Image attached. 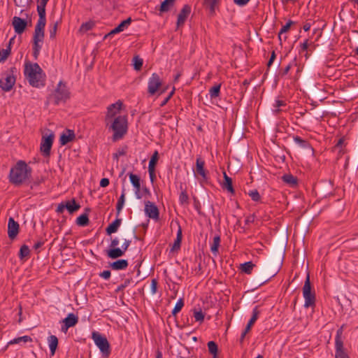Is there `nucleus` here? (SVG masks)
I'll return each mask as SVG.
<instances>
[{
	"mask_svg": "<svg viewBox=\"0 0 358 358\" xmlns=\"http://www.w3.org/2000/svg\"><path fill=\"white\" fill-rule=\"evenodd\" d=\"M285 106H286V103L285 101L276 100L275 103L273 104V107L275 108L273 110V113L278 115L281 111V110L279 109V108Z\"/></svg>",
	"mask_w": 358,
	"mask_h": 358,
	"instance_id": "864d4df0",
	"label": "nucleus"
},
{
	"mask_svg": "<svg viewBox=\"0 0 358 358\" xmlns=\"http://www.w3.org/2000/svg\"><path fill=\"white\" fill-rule=\"evenodd\" d=\"M30 254V250L27 245H23L21 246L19 252V257L20 259H23L26 257H28Z\"/></svg>",
	"mask_w": 358,
	"mask_h": 358,
	"instance_id": "79ce46f5",
	"label": "nucleus"
},
{
	"mask_svg": "<svg viewBox=\"0 0 358 358\" xmlns=\"http://www.w3.org/2000/svg\"><path fill=\"white\" fill-rule=\"evenodd\" d=\"M220 0H204L203 5L205 7L210 10L211 14L215 11L216 6L218 4Z\"/></svg>",
	"mask_w": 358,
	"mask_h": 358,
	"instance_id": "72a5a7b5",
	"label": "nucleus"
},
{
	"mask_svg": "<svg viewBox=\"0 0 358 358\" xmlns=\"http://www.w3.org/2000/svg\"><path fill=\"white\" fill-rule=\"evenodd\" d=\"M119 244V240L117 238H113L111 242H110V249L109 250H114V249H116V248H117V245Z\"/></svg>",
	"mask_w": 358,
	"mask_h": 358,
	"instance_id": "0e129e2a",
	"label": "nucleus"
},
{
	"mask_svg": "<svg viewBox=\"0 0 358 358\" xmlns=\"http://www.w3.org/2000/svg\"><path fill=\"white\" fill-rule=\"evenodd\" d=\"M70 97V92L66 84L59 81L55 91L48 96V101L55 105L65 103Z\"/></svg>",
	"mask_w": 358,
	"mask_h": 358,
	"instance_id": "423d86ee",
	"label": "nucleus"
},
{
	"mask_svg": "<svg viewBox=\"0 0 358 358\" xmlns=\"http://www.w3.org/2000/svg\"><path fill=\"white\" fill-rule=\"evenodd\" d=\"M194 317L196 322H202L204 320V314L203 313L201 309L199 310H194Z\"/></svg>",
	"mask_w": 358,
	"mask_h": 358,
	"instance_id": "6e6d98bb",
	"label": "nucleus"
},
{
	"mask_svg": "<svg viewBox=\"0 0 358 358\" xmlns=\"http://www.w3.org/2000/svg\"><path fill=\"white\" fill-rule=\"evenodd\" d=\"M131 241L130 240H124L121 248H116L114 250H106V254L108 257L115 259L124 255V252L127 250Z\"/></svg>",
	"mask_w": 358,
	"mask_h": 358,
	"instance_id": "4468645a",
	"label": "nucleus"
},
{
	"mask_svg": "<svg viewBox=\"0 0 358 358\" xmlns=\"http://www.w3.org/2000/svg\"><path fill=\"white\" fill-rule=\"evenodd\" d=\"M16 73L17 69L11 67L3 73L0 79V87L3 91L9 92L12 90L16 81Z\"/></svg>",
	"mask_w": 358,
	"mask_h": 358,
	"instance_id": "0eeeda50",
	"label": "nucleus"
},
{
	"mask_svg": "<svg viewBox=\"0 0 358 358\" xmlns=\"http://www.w3.org/2000/svg\"><path fill=\"white\" fill-rule=\"evenodd\" d=\"M324 189H321V193L324 197L331 194L333 185L331 182H325Z\"/></svg>",
	"mask_w": 358,
	"mask_h": 358,
	"instance_id": "a18cd8bd",
	"label": "nucleus"
},
{
	"mask_svg": "<svg viewBox=\"0 0 358 358\" xmlns=\"http://www.w3.org/2000/svg\"><path fill=\"white\" fill-rule=\"evenodd\" d=\"M313 45V43H311L310 45ZM310 44L308 43V39H306L304 41L303 43H301L300 45V50L299 52L301 53L303 52H307L308 50Z\"/></svg>",
	"mask_w": 358,
	"mask_h": 358,
	"instance_id": "bf43d9fd",
	"label": "nucleus"
},
{
	"mask_svg": "<svg viewBox=\"0 0 358 358\" xmlns=\"http://www.w3.org/2000/svg\"><path fill=\"white\" fill-rule=\"evenodd\" d=\"M220 243V237L219 236H215L213 238V243L210 246V250L214 254L216 255L218 252V248Z\"/></svg>",
	"mask_w": 358,
	"mask_h": 358,
	"instance_id": "37998d69",
	"label": "nucleus"
},
{
	"mask_svg": "<svg viewBox=\"0 0 358 358\" xmlns=\"http://www.w3.org/2000/svg\"><path fill=\"white\" fill-rule=\"evenodd\" d=\"M182 238V229H181L180 226L179 225L178 230L177 231L176 238L174 241V243L171 249V252H175V251H178L180 250Z\"/></svg>",
	"mask_w": 358,
	"mask_h": 358,
	"instance_id": "c756f323",
	"label": "nucleus"
},
{
	"mask_svg": "<svg viewBox=\"0 0 358 358\" xmlns=\"http://www.w3.org/2000/svg\"><path fill=\"white\" fill-rule=\"evenodd\" d=\"M48 0H37V12L38 20L35 26L33 36V56L35 59H38L42 48L45 36V27L46 24L45 6Z\"/></svg>",
	"mask_w": 358,
	"mask_h": 358,
	"instance_id": "f257e3e1",
	"label": "nucleus"
},
{
	"mask_svg": "<svg viewBox=\"0 0 358 358\" xmlns=\"http://www.w3.org/2000/svg\"><path fill=\"white\" fill-rule=\"evenodd\" d=\"M259 315V310H258V307L256 306L253 308L252 315L250 320H249L248 323L247 324L245 329L243 330V331L242 332V334L241 335V337L239 339V343L241 345L243 343V341H244L246 334L250 331L252 325L257 321Z\"/></svg>",
	"mask_w": 358,
	"mask_h": 358,
	"instance_id": "2eb2a0df",
	"label": "nucleus"
},
{
	"mask_svg": "<svg viewBox=\"0 0 358 358\" xmlns=\"http://www.w3.org/2000/svg\"><path fill=\"white\" fill-rule=\"evenodd\" d=\"M129 265L127 259H117L112 263H110L109 266L115 271L125 269Z\"/></svg>",
	"mask_w": 358,
	"mask_h": 358,
	"instance_id": "393cba45",
	"label": "nucleus"
},
{
	"mask_svg": "<svg viewBox=\"0 0 358 358\" xmlns=\"http://www.w3.org/2000/svg\"><path fill=\"white\" fill-rule=\"evenodd\" d=\"M222 188L226 189L229 192L234 194L235 191L232 184V179L229 177L225 172H224V182Z\"/></svg>",
	"mask_w": 358,
	"mask_h": 358,
	"instance_id": "7c9ffc66",
	"label": "nucleus"
},
{
	"mask_svg": "<svg viewBox=\"0 0 358 358\" xmlns=\"http://www.w3.org/2000/svg\"><path fill=\"white\" fill-rule=\"evenodd\" d=\"M75 133L73 130L67 129L66 133L63 132L59 138V142L62 145H64L68 143L73 141L75 138Z\"/></svg>",
	"mask_w": 358,
	"mask_h": 358,
	"instance_id": "b1692460",
	"label": "nucleus"
},
{
	"mask_svg": "<svg viewBox=\"0 0 358 358\" xmlns=\"http://www.w3.org/2000/svg\"><path fill=\"white\" fill-rule=\"evenodd\" d=\"M94 26V23L92 21H89L85 23H83L80 27L79 31L80 32L85 33L89 30H91Z\"/></svg>",
	"mask_w": 358,
	"mask_h": 358,
	"instance_id": "09e8293b",
	"label": "nucleus"
},
{
	"mask_svg": "<svg viewBox=\"0 0 358 358\" xmlns=\"http://www.w3.org/2000/svg\"><path fill=\"white\" fill-rule=\"evenodd\" d=\"M158 159H159V153H158V151L155 150L150 159L148 169H155V166L157 163Z\"/></svg>",
	"mask_w": 358,
	"mask_h": 358,
	"instance_id": "a19ab883",
	"label": "nucleus"
},
{
	"mask_svg": "<svg viewBox=\"0 0 358 358\" xmlns=\"http://www.w3.org/2000/svg\"><path fill=\"white\" fill-rule=\"evenodd\" d=\"M131 282H132V278L125 279L124 282L120 285L115 289V292L118 293L123 291L127 287H128Z\"/></svg>",
	"mask_w": 358,
	"mask_h": 358,
	"instance_id": "603ef678",
	"label": "nucleus"
},
{
	"mask_svg": "<svg viewBox=\"0 0 358 358\" xmlns=\"http://www.w3.org/2000/svg\"><path fill=\"white\" fill-rule=\"evenodd\" d=\"M190 13H191V6L188 4L184 5V6L182 7V8L181 9V10L180 11V13L178 15V20H177V22H176L178 27H180L185 24V22L187 17L190 14Z\"/></svg>",
	"mask_w": 358,
	"mask_h": 358,
	"instance_id": "6ab92c4d",
	"label": "nucleus"
},
{
	"mask_svg": "<svg viewBox=\"0 0 358 358\" xmlns=\"http://www.w3.org/2000/svg\"><path fill=\"white\" fill-rule=\"evenodd\" d=\"M48 343L50 350V354L53 356L55 354L56 350L58 346V338L55 335H50L48 337Z\"/></svg>",
	"mask_w": 358,
	"mask_h": 358,
	"instance_id": "bb28decb",
	"label": "nucleus"
},
{
	"mask_svg": "<svg viewBox=\"0 0 358 358\" xmlns=\"http://www.w3.org/2000/svg\"><path fill=\"white\" fill-rule=\"evenodd\" d=\"M275 57H276L275 52V51H273L271 52V57H270V58H269V59L268 61V63H267L268 69L270 68V66L272 65V64L273 63Z\"/></svg>",
	"mask_w": 358,
	"mask_h": 358,
	"instance_id": "774afa93",
	"label": "nucleus"
},
{
	"mask_svg": "<svg viewBox=\"0 0 358 358\" xmlns=\"http://www.w3.org/2000/svg\"><path fill=\"white\" fill-rule=\"evenodd\" d=\"M60 22V21H57L53 24V26L50 29V38H55L58 27V24Z\"/></svg>",
	"mask_w": 358,
	"mask_h": 358,
	"instance_id": "13d9d810",
	"label": "nucleus"
},
{
	"mask_svg": "<svg viewBox=\"0 0 358 358\" xmlns=\"http://www.w3.org/2000/svg\"><path fill=\"white\" fill-rule=\"evenodd\" d=\"M133 66L136 71H140L143 66V60L138 55H136L133 57Z\"/></svg>",
	"mask_w": 358,
	"mask_h": 358,
	"instance_id": "58836bf2",
	"label": "nucleus"
},
{
	"mask_svg": "<svg viewBox=\"0 0 358 358\" xmlns=\"http://www.w3.org/2000/svg\"><path fill=\"white\" fill-rule=\"evenodd\" d=\"M32 338L29 336H23L18 338H15L8 343V345L18 344L21 342L27 343L31 342Z\"/></svg>",
	"mask_w": 358,
	"mask_h": 358,
	"instance_id": "f704fd0d",
	"label": "nucleus"
},
{
	"mask_svg": "<svg viewBox=\"0 0 358 358\" xmlns=\"http://www.w3.org/2000/svg\"><path fill=\"white\" fill-rule=\"evenodd\" d=\"M292 68V64H287L284 69H282L280 72V75L281 77H283L285 76H286L288 72L289 71L290 69Z\"/></svg>",
	"mask_w": 358,
	"mask_h": 358,
	"instance_id": "69168bd1",
	"label": "nucleus"
},
{
	"mask_svg": "<svg viewBox=\"0 0 358 358\" xmlns=\"http://www.w3.org/2000/svg\"><path fill=\"white\" fill-rule=\"evenodd\" d=\"M24 73L29 85L32 87H39L45 85V74L38 63H26Z\"/></svg>",
	"mask_w": 358,
	"mask_h": 358,
	"instance_id": "20e7f679",
	"label": "nucleus"
},
{
	"mask_svg": "<svg viewBox=\"0 0 358 358\" xmlns=\"http://www.w3.org/2000/svg\"><path fill=\"white\" fill-rule=\"evenodd\" d=\"M130 182L135 188V194L137 199H140L143 195L141 193V179L140 177L132 173H129Z\"/></svg>",
	"mask_w": 358,
	"mask_h": 358,
	"instance_id": "aec40b11",
	"label": "nucleus"
},
{
	"mask_svg": "<svg viewBox=\"0 0 358 358\" xmlns=\"http://www.w3.org/2000/svg\"><path fill=\"white\" fill-rule=\"evenodd\" d=\"M125 189L123 188L122 191V194L117 201V205H116V210L117 215L120 213L122 208H123V206L124 204L125 201Z\"/></svg>",
	"mask_w": 358,
	"mask_h": 358,
	"instance_id": "c9c22d12",
	"label": "nucleus"
},
{
	"mask_svg": "<svg viewBox=\"0 0 358 358\" xmlns=\"http://www.w3.org/2000/svg\"><path fill=\"white\" fill-rule=\"evenodd\" d=\"M184 306V301L182 299H180L176 303L174 308L172 310V315L176 316Z\"/></svg>",
	"mask_w": 358,
	"mask_h": 358,
	"instance_id": "8fccbe9b",
	"label": "nucleus"
},
{
	"mask_svg": "<svg viewBox=\"0 0 358 358\" xmlns=\"http://www.w3.org/2000/svg\"><path fill=\"white\" fill-rule=\"evenodd\" d=\"M173 3H170L169 1L164 0V1L162 2L159 10L161 13L167 12L170 10V6Z\"/></svg>",
	"mask_w": 358,
	"mask_h": 358,
	"instance_id": "4d7b16f0",
	"label": "nucleus"
},
{
	"mask_svg": "<svg viewBox=\"0 0 358 358\" xmlns=\"http://www.w3.org/2000/svg\"><path fill=\"white\" fill-rule=\"evenodd\" d=\"M281 264L282 259L280 257L276 262L273 259L264 262L255 278V284L259 287L268 282L279 272Z\"/></svg>",
	"mask_w": 358,
	"mask_h": 358,
	"instance_id": "f03ea898",
	"label": "nucleus"
},
{
	"mask_svg": "<svg viewBox=\"0 0 358 358\" xmlns=\"http://www.w3.org/2000/svg\"><path fill=\"white\" fill-rule=\"evenodd\" d=\"M85 213L80 215L76 219V224L80 227H85L89 224L88 213L90 211L89 208L85 209Z\"/></svg>",
	"mask_w": 358,
	"mask_h": 358,
	"instance_id": "cd10ccee",
	"label": "nucleus"
},
{
	"mask_svg": "<svg viewBox=\"0 0 358 358\" xmlns=\"http://www.w3.org/2000/svg\"><path fill=\"white\" fill-rule=\"evenodd\" d=\"M111 272L109 270L103 271L99 273V276L105 280H108L110 278Z\"/></svg>",
	"mask_w": 358,
	"mask_h": 358,
	"instance_id": "e2e57ef3",
	"label": "nucleus"
},
{
	"mask_svg": "<svg viewBox=\"0 0 358 358\" xmlns=\"http://www.w3.org/2000/svg\"><path fill=\"white\" fill-rule=\"evenodd\" d=\"M255 264L252 262H247L241 264L240 269L243 273L251 274Z\"/></svg>",
	"mask_w": 358,
	"mask_h": 358,
	"instance_id": "2f4dec72",
	"label": "nucleus"
},
{
	"mask_svg": "<svg viewBox=\"0 0 358 358\" xmlns=\"http://www.w3.org/2000/svg\"><path fill=\"white\" fill-rule=\"evenodd\" d=\"M122 222V220L120 218L115 219L112 223H110L106 229V234L111 235L115 233L120 227Z\"/></svg>",
	"mask_w": 358,
	"mask_h": 358,
	"instance_id": "c85d7f7f",
	"label": "nucleus"
},
{
	"mask_svg": "<svg viewBox=\"0 0 358 358\" xmlns=\"http://www.w3.org/2000/svg\"><path fill=\"white\" fill-rule=\"evenodd\" d=\"M11 48L7 47L6 49L0 50V62H3L10 55Z\"/></svg>",
	"mask_w": 358,
	"mask_h": 358,
	"instance_id": "de8ad7c7",
	"label": "nucleus"
},
{
	"mask_svg": "<svg viewBox=\"0 0 358 358\" xmlns=\"http://www.w3.org/2000/svg\"><path fill=\"white\" fill-rule=\"evenodd\" d=\"M342 329H340L337 331L335 337V358H350L348 355L345 352L343 347V342L341 338Z\"/></svg>",
	"mask_w": 358,
	"mask_h": 358,
	"instance_id": "9b49d317",
	"label": "nucleus"
},
{
	"mask_svg": "<svg viewBox=\"0 0 358 358\" xmlns=\"http://www.w3.org/2000/svg\"><path fill=\"white\" fill-rule=\"evenodd\" d=\"M293 24H294V22L289 20L287 21V22L284 26L282 27V28L280 29V30L278 33V39L280 41V43L282 41V34L288 31L289 29H290L291 25Z\"/></svg>",
	"mask_w": 358,
	"mask_h": 358,
	"instance_id": "ea45409f",
	"label": "nucleus"
},
{
	"mask_svg": "<svg viewBox=\"0 0 358 358\" xmlns=\"http://www.w3.org/2000/svg\"><path fill=\"white\" fill-rule=\"evenodd\" d=\"M157 280L156 279H152L151 282V291L152 294H155L157 292Z\"/></svg>",
	"mask_w": 358,
	"mask_h": 358,
	"instance_id": "338daca9",
	"label": "nucleus"
},
{
	"mask_svg": "<svg viewBox=\"0 0 358 358\" xmlns=\"http://www.w3.org/2000/svg\"><path fill=\"white\" fill-rule=\"evenodd\" d=\"M64 324L62 326V331L66 333L67 330L72 327L76 325L78 322V317L74 313L68 314L67 317L63 320Z\"/></svg>",
	"mask_w": 358,
	"mask_h": 358,
	"instance_id": "f3484780",
	"label": "nucleus"
},
{
	"mask_svg": "<svg viewBox=\"0 0 358 358\" xmlns=\"http://www.w3.org/2000/svg\"><path fill=\"white\" fill-rule=\"evenodd\" d=\"M294 141L296 144L299 145V146H300L302 148L307 149V148H310V145L309 142L308 141H306V140L301 138L299 136H294Z\"/></svg>",
	"mask_w": 358,
	"mask_h": 358,
	"instance_id": "4c0bfd02",
	"label": "nucleus"
},
{
	"mask_svg": "<svg viewBox=\"0 0 358 358\" xmlns=\"http://www.w3.org/2000/svg\"><path fill=\"white\" fill-rule=\"evenodd\" d=\"M127 154V147L119 149L117 152L113 154V159L118 160L120 156H123Z\"/></svg>",
	"mask_w": 358,
	"mask_h": 358,
	"instance_id": "052dcab7",
	"label": "nucleus"
},
{
	"mask_svg": "<svg viewBox=\"0 0 358 358\" xmlns=\"http://www.w3.org/2000/svg\"><path fill=\"white\" fill-rule=\"evenodd\" d=\"M131 22V18L128 17L127 19L122 21L115 29H112L108 34L105 35L104 38H106L115 34L120 33L124 30Z\"/></svg>",
	"mask_w": 358,
	"mask_h": 358,
	"instance_id": "4be33fe9",
	"label": "nucleus"
},
{
	"mask_svg": "<svg viewBox=\"0 0 358 358\" xmlns=\"http://www.w3.org/2000/svg\"><path fill=\"white\" fill-rule=\"evenodd\" d=\"M208 351L213 356L217 355L218 346L215 341H210L207 343Z\"/></svg>",
	"mask_w": 358,
	"mask_h": 358,
	"instance_id": "c03bdc74",
	"label": "nucleus"
},
{
	"mask_svg": "<svg viewBox=\"0 0 358 358\" xmlns=\"http://www.w3.org/2000/svg\"><path fill=\"white\" fill-rule=\"evenodd\" d=\"M108 127L113 131V141L123 138L127 132V118L125 115H117L112 120Z\"/></svg>",
	"mask_w": 358,
	"mask_h": 358,
	"instance_id": "39448f33",
	"label": "nucleus"
},
{
	"mask_svg": "<svg viewBox=\"0 0 358 358\" xmlns=\"http://www.w3.org/2000/svg\"><path fill=\"white\" fill-rule=\"evenodd\" d=\"M65 208L70 214H73L80 208V205L74 199L64 202Z\"/></svg>",
	"mask_w": 358,
	"mask_h": 358,
	"instance_id": "a878e982",
	"label": "nucleus"
},
{
	"mask_svg": "<svg viewBox=\"0 0 358 358\" xmlns=\"http://www.w3.org/2000/svg\"><path fill=\"white\" fill-rule=\"evenodd\" d=\"M248 195L254 201H259L261 200V196L257 189H252L249 191Z\"/></svg>",
	"mask_w": 358,
	"mask_h": 358,
	"instance_id": "5fc2aeb1",
	"label": "nucleus"
},
{
	"mask_svg": "<svg viewBox=\"0 0 358 358\" xmlns=\"http://www.w3.org/2000/svg\"><path fill=\"white\" fill-rule=\"evenodd\" d=\"M122 105V102L120 100H118L115 103H112L107 107V111L104 118V122L106 127H108L110 122L113 120L120 113Z\"/></svg>",
	"mask_w": 358,
	"mask_h": 358,
	"instance_id": "9d476101",
	"label": "nucleus"
},
{
	"mask_svg": "<svg viewBox=\"0 0 358 358\" xmlns=\"http://www.w3.org/2000/svg\"><path fill=\"white\" fill-rule=\"evenodd\" d=\"M19 232V224L14 218L10 217L8 223V236L10 239L16 237Z\"/></svg>",
	"mask_w": 358,
	"mask_h": 358,
	"instance_id": "412c9836",
	"label": "nucleus"
},
{
	"mask_svg": "<svg viewBox=\"0 0 358 358\" xmlns=\"http://www.w3.org/2000/svg\"><path fill=\"white\" fill-rule=\"evenodd\" d=\"M28 22L20 17L14 16L12 20V25L16 34H22L26 29Z\"/></svg>",
	"mask_w": 358,
	"mask_h": 358,
	"instance_id": "dca6fc26",
	"label": "nucleus"
},
{
	"mask_svg": "<svg viewBox=\"0 0 358 358\" xmlns=\"http://www.w3.org/2000/svg\"><path fill=\"white\" fill-rule=\"evenodd\" d=\"M221 84H217L209 90L210 99H215L220 96Z\"/></svg>",
	"mask_w": 358,
	"mask_h": 358,
	"instance_id": "e433bc0d",
	"label": "nucleus"
},
{
	"mask_svg": "<svg viewBox=\"0 0 358 358\" xmlns=\"http://www.w3.org/2000/svg\"><path fill=\"white\" fill-rule=\"evenodd\" d=\"M177 358H197L194 357L192 352L187 349L185 348L183 350L179 351L177 355Z\"/></svg>",
	"mask_w": 358,
	"mask_h": 358,
	"instance_id": "49530a36",
	"label": "nucleus"
},
{
	"mask_svg": "<svg viewBox=\"0 0 358 358\" xmlns=\"http://www.w3.org/2000/svg\"><path fill=\"white\" fill-rule=\"evenodd\" d=\"M145 214L152 219L159 220V212L157 207V206L150 201H147L145 205Z\"/></svg>",
	"mask_w": 358,
	"mask_h": 358,
	"instance_id": "a211bd4d",
	"label": "nucleus"
},
{
	"mask_svg": "<svg viewBox=\"0 0 358 358\" xmlns=\"http://www.w3.org/2000/svg\"><path fill=\"white\" fill-rule=\"evenodd\" d=\"M92 339L94 341L96 345L99 348L102 355L104 357H108L110 355V347L109 342L108 341L106 336H102L100 333L94 331L92 333Z\"/></svg>",
	"mask_w": 358,
	"mask_h": 358,
	"instance_id": "6e6552de",
	"label": "nucleus"
},
{
	"mask_svg": "<svg viewBox=\"0 0 358 358\" xmlns=\"http://www.w3.org/2000/svg\"><path fill=\"white\" fill-rule=\"evenodd\" d=\"M174 92H175V87L173 88V90L169 94V95L162 101V103H160L161 107L164 106L168 103V101L171 99V98L173 95Z\"/></svg>",
	"mask_w": 358,
	"mask_h": 358,
	"instance_id": "680f3d73",
	"label": "nucleus"
},
{
	"mask_svg": "<svg viewBox=\"0 0 358 358\" xmlns=\"http://www.w3.org/2000/svg\"><path fill=\"white\" fill-rule=\"evenodd\" d=\"M162 85L160 76L157 73H153L148 83V92L150 95H154L160 89Z\"/></svg>",
	"mask_w": 358,
	"mask_h": 358,
	"instance_id": "ddd939ff",
	"label": "nucleus"
},
{
	"mask_svg": "<svg viewBox=\"0 0 358 358\" xmlns=\"http://www.w3.org/2000/svg\"><path fill=\"white\" fill-rule=\"evenodd\" d=\"M282 180L284 182L294 187L297 185V179L292 174H285L282 176Z\"/></svg>",
	"mask_w": 358,
	"mask_h": 358,
	"instance_id": "473e14b6",
	"label": "nucleus"
},
{
	"mask_svg": "<svg viewBox=\"0 0 358 358\" xmlns=\"http://www.w3.org/2000/svg\"><path fill=\"white\" fill-rule=\"evenodd\" d=\"M32 169L23 160H19L10 169L8 180L15 186L25 183L31 177Z\"/></svg>",
	"mask_w": 358,
	"mask_h": 358,
	"instance_id": "7ed1b4c3",
	"label": "nucleus"
},
{
	"mask_svg": "<svg viewBox=\"0 0 358 358\" xmlns=\"http://www.w3.org/2000/svg\"><path fill=\"white\" fill-rule=\"evenodd\" d=\"M205 162L199 157L196 162V172L198 175L201 176L203 179H207V173L204 169Z\"/></svg>",
	"mask_w": 358,
	"mask_h": 358,
	"instance_id": "5701e85b",
	"label": "nucleus"
},
{
	"mask_svg": "<svg viewBox=\"0 0 358 358\" xmlns=\"http://www.w3.org/2000/svg\"><path fill=\"white\" fill-rule=\"evenodd\" d=\"M179 202L181 205L189 203V196L185 189L182 190L180 194Z\"/></svg>",
	"mask_w": 358,
	"mask_h": 358,
	"instance_id": "3c124183",
	"label": "nucleus"
},
{
	"mask_svg": "<svg viewBox=\"0 0 358 358\" xmlns=\"http://www.w3.org/2000/svg\"><path fill=\"white\" fill-rule=\"evenodd\" d=\"M303 296L305 299V308L314 307L315 306V291H312L308 274L303 287Z\"/></svg>",
	"mask_w": 358,
	"mask_h": 358,
	"instance_id": "1a4fd4ad",
	"label": "nucleus"
},
{
	"mask_svg": "<svg viewBox=\"0 0 358 358\" xmlns=\"http://www.w3.org/2000/svg\"><path fill=\"white\" fill-rule=\"evenodd\" d=\"M54 137L55 135L52 132L48 136H42L40 150L44 157H50Z\"/></svg>",
	"mask_w": 358,
	"mask_h": 358,
	"instance_id": "f8f14e48",
	"label": "nucleus"
}]
</instances>
